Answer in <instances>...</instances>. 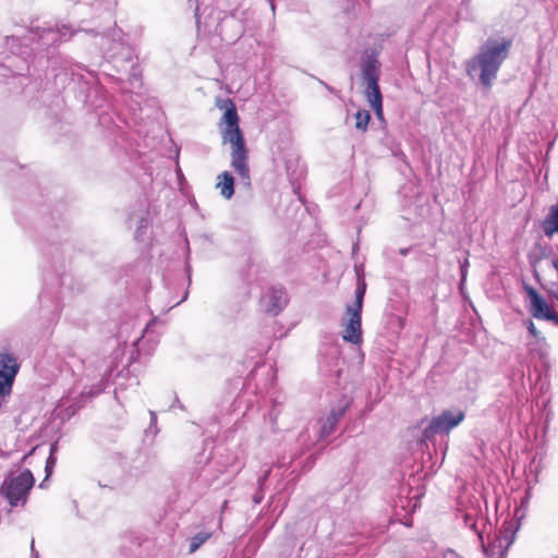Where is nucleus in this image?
<instances>
[{
    "label": "nucleus",
    "mask_w": 558,
    "mask_h": 558,
    "mask_svg": "<svg viewBox=\"0 0 558 558\" xmlns=\"http://www.w3.org/2000/svg\"><path fill=\"white\" fill-rule=\"evenodd\" d=\"M510 47L511 40L509 39H487L481 46L478 53L466 62V72L472 75L480 71V83L489 88L502 62L508 58Z\"/></svg>",
    "instance_id": "obj_1"
},
{
    "label": "nucleus",
    "mask_w": 558,
    "mask_h": 558,
    "mask_svg": "<svg viewBox=\"0 0 558 558\" xmlns=\"http://www.w3.org/2000/svg\"><path fill=\"white\" fill-rule=\"evenodd\" d=\"M222 121L226 124L221 132L222 142L223 144L229 143L231 145V166L244 181L248 182V151L245 146L244 136L239 128V116L233 102L230 101V108L223 113Z\"/></svg>",
    "instance_id": "obj_2"
},
{
    "label": "nucleus",
    "mask_w": 558,
    "mask_h": 558,
    "mask_svg": "<svg viewBox=\"0 0 558 558\" xmlns=\"http://www.w3.org/2000/svg\"><path fill=\"white\" fill-rule=\"evenodd\" d=\"M34 484L33 473L27 469L17 474L11 473L3 480L0 486V495L8 500L12 508L24 507Z\"/></svg>",
    "instance_id": "obj_3"
},
{
    "label": "nucleus",
    "mask_w": 558,
    "mask_h": 558,
    "mask_svg": "<svg viewBox=\"0 0 558 558\" xmlns=\"http://www.w3.org/2000/svg\"><path fill=\"white\" fill-rule=\"evenodd\" d=\"M365 291V281L359 280L355 289V301L345 308L348 319L343 323L342 338L352 344H360L362 342V308Z\"/></svg>",
    "instance_id": "obj_4"
},
{
    "label": "nucleus",
    "mask_w": 558,
    "mask_h": 558,
    "mask_svg": "<svg viewBox=\"0 0 558 558\" xmlns=\"http://www.w3.org/2000/svg\"><path fill=\"white\" fill-rule=\"evenodd\" d=\"M464 417V412L460 410L444 411L441 414L435 416L423 429L422 441L432 440L437 434H449V432L458 426Z\"/></svg>",
    "instance_id": "obj_5"
},
{
    "label": "nucleus",
    "mask_w": 558,
    "mask_h": 558,
    "mask_svg": "<svg viewBox=\"0 0 558 558\" xmlns=\"http://www.w3.org/2000/svg\"><path fill=\"white\" fill-rule=\"evenodd\" d=\"M362 78L365 84V96L371 107L383 104L379 89V65L374 59L367 60L362 68Z\"/></svg>",
    "instance_id": "obj_6"
},
{
    "label": "nucleus",
    "mask_w": 558,
    "mask_h": 558,
    "mask_svg": "<svg viewBox=\"0 0 558 558\" xmlns=\"http://www.w3.org/2000/svg\"><path fill=\"white\" fill-rule=\"evenodd\" d=\"M525 291L530 298V312L537 319L551 320L558 324V314L546 303V301L530 286L525 287Z\"/></svg>",
    "instance_id": "obj_7"
},
{
    "label": "nucleus",
    "mask_w": 558,
    "mask_h": 558,
    "mask_svg": "<svg viewBox=\"0 0 558 558\" xmlns=\"http://www.w3.org/2000/svg\"><path fill=\"white\" fill-rule=\"evenodd\" d=\"M263 303L268 313L277 315L288 304V296L282 288L274 287L265 293Z\"/></svg>",
    "instance_id": "obj_8"
},
{
    "label": "nucleus",
    "mask_w": 558,
    "mask_h": 558,
    "mask_svg": "<svg viewBox=\"0 0 558 558\" xmlns=\"http://www.w3.org/2000/svg\"><path fill=\"white\" fill-rule=\"evenodd\" d=\"M217 187L220 189V194L225 198H231L234 194L233 177L228 171L222 172L221 174L218 175Z\"/></svg>",
    "instance_id": "obj_9"
},
{
    "label": "nucleus",
    "mask_w": 558,
    "mask_h": 558,
    "mask_svg": "<svg viewBox=\"0 0 558 558\" xmlns=\"http://www.w3.org/2000/svg\"><path fill=\"white\" fill-rule=\"evenodd\" d=\"M211 536L210 532L201 531L196 533L190 542V553H195L204 543H206Z\"/></svg>",
    "instance_id": "obj_10"
},
{
    "label": "nucleus",
    "mask_w": 558,
    "mask_h": 558,
    "mask_svg": "<svg viewBox=\"0 0 558 558\" xmlns=\"http://www.w3.org/2000/svg\"><path fill=\"white\" fill-rule=\"evenodd\" d=\"M355 128L359 131L366 132L371 120V114L367 110H359L355 113Z\"/></svg>",
    "instance_id": "obj_11"
},
{
    "label": "nucleus",
    "mask_w": 558,
    "mask_h": 558,
    "mask_svg": "<svg viewBox=\"0 0 558 558\" xmlns=\"http://www.w3.org/2000/svg\"><path fill=\"white\" fill-rule=\"evenodd\" d=\"M337 422H332L331 417L327 416L320 428V437L325 438L329 436L336 428Z\"/></svg>",
    "instance_id": "obj_12"
},
{
    "label": "nucleus",
    "mask_w": 558,
    "mask_h": 558,
    "mask_svg": "<svg viewBox=\"0 0 558 558\" xmlns=\"http://www.w3.org/2000/svg\"><path fill=\"white\" fill-rule=\"evenodd\" d=\"M345 409H347V407H341V408H338V409H332L328 416L331 417L332 422H337L338 423L342 418V416L344 415Z\"/></svg>",
    "instance_id": "obj_13"
},
{
    "label": "nucleus",
    "mask_w": 558,
    "mask_h": 558,
    "mask_svg": "<svg viewBox=\"0 0 558 558\" xmlns=\"http://www.w3.org/2000/svg\"><path fill=\"white\" fill-rule=\"evenodd\" d=\"M52 451H53V447L51 448V453H50V456H49V458L47 459V462H46L45 470H46L47 477L51 474L52 469H53V466L56 464V459L52 456Z\"/></svg>",
    "instance_id": "obj_14"
},
{
    "label": "nucleus",
    "mask_w": 558,
    "mask_h": 558,
    "mask_svg": "<svg viewBox=\"0 0 558 558\" xmlns=\"http://www.w3.org/2000/svg\"><path fill=\"white\" fill-rule=\"evenodd\" d=\"M525 325H526V328H527L529 332H530L533 337H535V338H539L541 332L536 329V327H535L534 323H533L531 319H529V320L525 323Z\"/></svg>",
    "instance_id": "obj_15"
},
{
    "label": "nucleus",
    "mask_w": 558,
    "mask_h": 558,
    "mask_svg": "<svg viewBox=\"0 0 558 558\" xmlns=\"http://www.w3.org/2000/svg\"><path fill=\"white\" fill-rule=\"evenodd\" d=\"M117 47L121 48L125 53H124V61H129V62H132V57H131V51L129 48L126 47H123L121 44H116Z\"/></svg>",
    "instance_id": "obj_16"
},
{
    "label": "nucleus",
    "mask_w": 558,
    "mask_h": 558,
    "mask_svg": "<svg viewBox=\"0 0 558 558\" xmlns=\"http://www.w3.org/2000/svg\"><path fill=\"white\" fill-rule=\"evenodd\" d=\"M469 266L468 258L464 259V262L461 264V281H464L466 278V268Z\"/></svg>",
    "instance_id": "obj_17"
},
{
    "label": "nucleus",
    "mask_w": 558,
    "mask_h": 558,
    "mask_svg": "<svg viewBox=\"0 0 558 558\" xmlns=\"http://www.w3.org/2000/svg\"><path fill=\"white\" fill-rule=\"evenodd\" d=\"M375 111V114L378 119H383L384 118V112H383V104L381 105H376V106H373L372 107Z\"/></svg>",
    "instance_id": "obj_18"
},
{
    "label": "nucleus",
    "mask_w": 558,
    "mask_h": 558,
    "mask_svg": "<svg viewBox=\"0 0 558 558\" xmlns=\"http://www.w3.org/2000/svg\"><path fill=\"white\" fill-rule=\"evenodd\" d=\"M147 227V223L144 219L141 220V225L138 226V229L136 231V238H138L143 231Z\"/></svg>",
    "instance_id": "obj_19"
},
{
    "label": "nucleus",
    "mask_w": 558,
    "mask_h": 558,
    "mask_svg": "<svg viewBox=\"0 0 558 558\" xmlns=\"http://www.w3.org/2000/svg\"><path fill=\"white\" fill-rule=\"evenodd\" d=\"M149 414H150L151 424H155V423H156V421H157V415H156V413H155L154 411H150V412H149Z\"/></svg>",
    "instance_id": "obj_20"
},
{
    "label": "nucleus",
    "mask_w": 558,
    "mask_h": 558,
    "mask_svg": "<svg viewBox=\"0 0 558 558\" xmlns=\"http://www.w3.org/2000/svg\"><path fill=\"white\" fill-rule=\"evenodd\" d=\"M34 544H35V541L33 539V541H32V544H31V547H32V554H33V556H34L35 558H37V557H38V553H36V551H35Z\"/></svg>",
    "instance_id": "obj_21"
},
{
    "label": "nucleus",
    "mask_w": 558,
    "mask_h": 558,
    "mask_svg": "<svg viewBox=\"0 0 558 558\" xmlns=\"http://www.w3.org/2000/svg\"><path fill=\"white\" fill-rule=\"evenodd\" d=\"M409 253V248H401L400 254L405 256Z\"/></svg>",
    "instance_id": "obj_22"
}]
</instances>
